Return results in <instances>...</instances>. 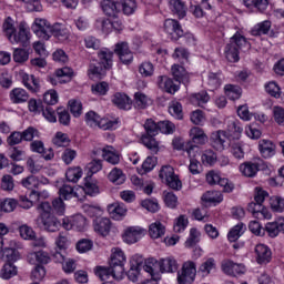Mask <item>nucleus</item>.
<instances>
[{
    "mask_svg": "<svg viewBox=\"0 0 284 284\" xmlns=\"http://www.w3.org/2000/svg\"><path fill=\"white\" fill-rule=\"evenodd\" d=\"M196 278V263L187 261L182 265L181 273L178 274L179 284H192Z\"/></svg>",
    "mask_w": 284,
    "mask_h": 284,
    "instance_id": "5",
    "label": "nucleus"
},
{
    "mask_svg": "<svg viewBox=\"0 0 284 284\" xmlns=\"http://www.w3.org/2000/svg\"><path fill=\"white\" fill-rule=\"evenodd\" d=\"M222 272L229 276H239L245 274V265L234 263V261L231 260H224L222 262Z\"/></svg>",
    "mask_w": 284,
    "mask_h": 284,
    "instance_id": "13",
    "label": "nucleus"
},
{
    "mask_svg": "<svg viewBox=\"0 0 284 284\" xmlns=\"http://www.w3.org/2000/svg\"><path fill=\"white\" fill-rule=\"evenodd\" d=\"M272 28V22L265 20L263 22L257 23L251 31L253 37H261L263 34H267Z\"/></svg>",
    "mask_w": 284,
    "mask_h": 284,
    "instance_id": "41",
    "label": "nucleus"
},
{
    "mask_svg": "<svg viewBox=\"0 0 284 284\" xmlns=\"http://www.w3.org/2000/svg\"><path fill=\"white\" fill-rule=\"evenodd\" d=\"M271 207L273 212H283L284 211V199L281 196L271 197Z\"/></svg>",
    "mask_w": 284,
    "mask_h": 284,
    "instance_id": "64",
    "label": "nucleus"
},
{
    "mask_svg": "<svg viewBox=\"0 0 284 284\" xmlns=\"http://www.w3.org/2000/svg\"><path fill=\"white\" fill-rule=\"evenodd\" d=\"M184 150H185V152H187V154L190 156L189 170H190L191 174H201V162H199V160L194 159V156H196V154H194V151L199 150V146L196 144L186 143Z\"/></svg>",
    "mask_w": 284,
    "mask_h": 284,
    "instance_id": "12",
    "label": "nucleus"
},
{
    "mask_svg": "<svg viewBox=\"0 0 284 284\" xmlns=\"http://www.w3.org/2000/svg\"><path fill=\"white\" fill-rule=\"evenodd\" d=\"M2 30H3L4 34L8 37V39H10V37H12L14 34V32L17 31V29L14 28V20H12V18L8 17L3 21Z\"/></svg>",
    "mask_w": 284,
    "mask_h": 284,
    "instance_id": "55",
    "label": "nucleus"
},
{
    "mask_svg": "<svg viewBox=\"0 0 284 284\" xmlns=\"http://www.w3.org/2000/svg\"><path fill=\"white\" fill-rule=\"evenodd\" d=\"M98 59H99L100 65H103V68H108L110 70V68H112V63L114 61L113 60L114 59V52H112L108 48H102L98 52Z\"/></svg>",
    "mask_w": 284,
    "mask_h": 284,
    "instance_id": "26",
    "label": "nucleus"
},
{
    "mask_svg": "<svg viewBox=\"0 0 284 284\" xmlns=\"http://www.w3.org/2000/svg\"><path fill=\"white\" fill-rule=\"evenodd\" d=\"M273 119L277 125H284V109L283 106L275 105L272 109Z\"/></svg>",
    "mask_w": 284,
    "mask_h": 284,
    "instance_id": "63",
    "label": "nucleus"
},
{
    "mask_svg": "<svg viewBox=\"0 0 284 284\" xmlns=\"http://www.w3.org/2000/svg\"><path fill=\"white\" fill-rule=\"evenodd\" d=\"M202 201L205 203H222L223 193L221 191H209L202 195Z\"/></svg>",
    "mask_w": 284,
    "mask_h": 284,
    "instance_id": "42",
    "label": "nucleus"
},
{
    "mask_svg": "<svg viewBox=\"0 0 284 284\" xmlns=\"http://www.w3.org/2000/svg\"><path fill=\"white\" fill-rule=\"evenodd\" d=\"M65 176L70 183H77L83 176V171L80 166L70 168L67 170Z\"/></svg>",
    "mask_w": 284,
    "mask_h": 284,
    "instance_id": "45",
    "label": "nucleus"
},
{
    "mask_svg": "<svg viewBox=\"0 0 284 284\" xmlns=\"http://www.w3.org/2000/svg\"><path fill=\"white\" fill-rule=\"evenodd\" d=\"M258 148L263 159H272L276 154V145L273 141L260 140Z\"/></svg>",
    "mask_w": 284,
    "mask_h": 284,
    "instance_id": "20",
    "label": "nucleus"
},
{
    "mask_svg": "<svg viewBox=\"0 0 284 284\" xmlns=\"http://www.w3.org/2000/svg\"><path fill=\"white\" fill-rule=\"evenodd\" d=\"M156 135H142L141 136V142L143 145L152 152V154H158L159 153V141L155 139Z\"/></svg>",
    "mask_w": 284,
    "mask_h": 284,
    "instance_id": "36",
    "label": "nucleus"
},
{
    "mask_svg": "<svg viewBox=\"0 0 284 284\" xmlns=\"http://www.w3.org/2000/svg\"><path fill=\"white\" fill-rule=\"evenodd\" d=\"M28 59H30V53H28L26 49H14L13 61H16V63H26Z\"/></svg>",
    "mask_w": 284,
    "mask_h": 284,
    "instance_id": "59",
    "label": "nucleus"
},
{
    "mask_svg": "<svg viewBox=\"0 0 284 284\" xmlns=\"http://www.w3.org/2000/svg\"><path fill=\"white\" fill-rule=\"evenodd\" d=\"M156 84L160 90H163L169 94H175L176 92H179V85L174 84V80H172L168 75L158 77Z\"/></svg>",
    "mask_w": 284,
    "mask_h": 284,
    "instance_id": "18",
    "label": "nucleus"
},
{
    "mask_svg": "<svg viewBox=\"0 0 284 284\" xmlns=\"http://www.w3.org/2000/svg\"><path fill=\"white\" fill-rule=\"evenodd\" d=\"M164 30L165 33L169 34L172 41H179V39H183L184 43L187 45H195L196 39L192 33H184L181 23L174 19H166L164 21Z\"/></svg>",
    "mask_w": 284,
    "mask_h": 284,
    "instance_id": "1",
    "label": "nucleus"
},
{
    "mask_svg": "<svg viewBox=\"0 0 284 284\" xmlns=\"http://www.w3.org/2000/svg\"><path fill=\"white\" fill-rule=\"evenodd\" d=\"M254 254L260 265H266L272 261V250L265 244H257L254 248Z\"/></svg>",
    "mask_w": 284,
    "mask_h": 284,
    "instance_id": "15",
    "label": "nucleus"
},
{
    "mask_svg": "<svg viewBox=\"0 0 284 284\" xmlns=\"http://www.w3.org/2000/svg\"><path fill=\"white\" fill-rule=\"evenodd\" d=\"M22 83L27 90H30V92H39V88H40L39 80L34 78V75L23 73Z\"/></svg>",
    "mask_w": 284,
    "mask_h": 284,
    "instance_id": "34",
    "label": "nucleus"
},
{
    "mask_svg": "<svg viewBox=\"0 0 284 284\" xmlns=\"http://www.w3.org/2000/svg\"><path fill=\"white\" fill-rule=\"evenodd\" d=\"M115 54H118L120 61L124 64L132 63L134 55L132 54V51H130V47L128 45V42H119L115 44L114 49Z\"/></svg>",
    "mask_w": 284,
    "mask_h": 284,
    "instance_id": "14",
    "label": "nucleus"
},
{
    "mask_svg": "<svg viewBox=\"0 0 284 284\" xmlns=\"http://www.w3.org/2000/svg\"><path fill=\"white\" fill-rule=\"evenodd\" d=\"M111 101L119 110H132V100L125 93L118 92L113 94Z\"/></svg>",
    "mask_w": 284,
    "mask_h": 284,
    "instance_id": "19",
    "label": "nucleus"
},
{
    "mask_svg": "<svg viewBox=\"0 0 284 284\" xmlns=\"http://www.w3.org/2000/svg\"><path fill=\"white\" fill-rule=\"evenodd\" d=\"M108 179L111 183H114V185H123L125 183V174L123 170L119 168H113L108 174Z\"/></svg>",
    "mask_w": 284,
    "mask_h": 284,
    "instance_id": "33",
    "label": "nucleus"
},
{
    "mask_svg": "<svg viewBox=\"0 0 284 284\" xmlns=\"http://www.w3.org/2000/svg\"><path fill=\"white\" fill-rule=\"evenodd\" d=\"M149 234L151 239H161L165 236V225L161 222H154L149 226Z\"/></svg>",
    "mask_w": 284,
    "mask_h": 284,
    "instance_id": "37",
    "label": "nucleus"
},
{
    "mask_svg": "<svg viewBox=\"0 0 284 284\" xmlns=\"http://www.w3.org/2000/svg\"><path fill=\"white\" fill-rule=\"evenodd\" d=\"M70 245V239H68V234L59 233L55 237V250H60L61 252L67 251Z\"/></svg>",
    "mask_w": 284,
    "mask_h": 284,
    "instance_id": "49",
    "label": "nucleus"
},
{
    "mask_svg": "<svg viewBox=\"0 0 284 284\" xmlns=\"http://www.w3.org/2000/svg\"><path fill=\"white\" fill-rule=\"evenodd\" d=\"M31 152L40 154L44 161H52L54 159V151L52 149H45V144L41 140H34L30 143Z\"/></svg>",
    "mask_w": 284,
    "mask_h": 284,
    "instance_id": "11",
    "label": "nucleus"
},
{
    "mask_svg": "<svg viewBox=\"0 0 284 284\" xmlns=\"http://www.w3.org/2000/svg\"><path fill=\"white\" fill-rule=\"evenodd\" d=\"M110 265L112 266L114 278L116 281L123 278V272H125V253L121 248H114Z\"/></svg>",
    "mask_w": 284,
    "mask_h": 284,
    "instance_id": "4",
    "label": "nucleus"
},
{
    "mask_svg": "<svg viewBox=\"0 0 284 284\" xmlns=\"http://www.w3.org/2000/svg\"><path fill=\"white\" fill-rule=\"evenodd\" d=\"M94 274H95V276L100 277V281H106V278H109L110 276H113V278H114V273L112 272L111 265L109 268L102 267V266L95 267Z\"/></svg>",
    "mask_w": 284,
    "mask_h": 284,
    "instance_id": "52",
    "label": "nucleus"
},
{
    "mask_svg": "<svg viewBox=\"0 0 284 284\" xmlns=\"http://www.w3.org/2000/svg\"><path fill=\"white\" fill-rule=\"evenodd\" d=\"M22 185L32 192L33 190H41L43 183H41L37 176L31 175L22 180Z\"/></svg>",
    "mask_w": 284,
    "mask_h": 284,
    "instance_id": "43",
    "label": "nucleus"
},
{
    "mask_svg": "<svg viewBox=\"0 0 284 284\" xmlns=\"http://www.w3.org/2000/svg\"><path fill=\"white\" fill-rule=\"evenodd\" d=\"M112 227V222L108 217H95L93 221V230L100 236H108Z\"/></svg>",
    "mask_w": 284,
    "mask_h": 284,
    "instance_id": "16",
    "label": "nucleus"
},
{
    "mask_svg": "<svg viewBox=\"0 0 284 284\" xmlns=\"http://www.w3.org/2000/svg\"><path fill=\"white\" fill-rule=\"evenodd\" d=\"M240 172L243 174V176L253 179V176H256V173L258 172V163L244 162L240 165Z\"/></svg>",
    "mask_w": 284,
    "mask_h": 284,
    "instance_id": "32",
    "label": "nucleus"
},
{
    "mask_svg": "<svg viewBox=\"0 0 284 284\" xmlns=\"http://www.w3.org/2000/svg\"><path fill=\"white\" fill-rule=\"evenodd\" d=\"M51 34L59 41H68L70 39V28L62 23H54L51 27Z\"/></svg>",
    "mask_w": 284,
    "mask_h": 284,
    "instance_id": "21",
    "label": "nucleus"
},
{
    "mask_svg": "<svg viewBox=\"0 0 284 284\" xmlns=\"http://www.w3.org/2000/svg\"><path fill=\"white\" fill-rule=\"evenodd\" d=\"M102 156L106 163L119 165L121 163V154L112 146H106L102 150Z\"/></svg>",
    "mask_w": 284,
    "mask_h": 284,
    "instance_id": "27",
    "label": "nucleus"
},
{
    "mask_svg": "<svg viewBox=\"0 0 284 284\" xmlns=\"http://www.w3.org/2000/svg\"><path fill=\"white\" fill-rule=\"evenodd\" d=\"M159 270L160 272H168L172 274L179 270V264L176 263V260L172 257L162 258L159 262Z\"/></svg>",
    "mask_w": 284,
    "mask_h": 284,
    "instance_id": "31",
    "label": "nucleus"
},
{
    "mask_svg": "<svg viewBox=\"0 0 284 284\" xmlns=\"http://www.w3.org/2000/svg\"><path fill=\"white\" fill-rule=\"evenodd\" d=\"M245 232V224L239 223L227 234V239L231 243H235V241H239L241 236H243Z\"/></svg>",
    "mask_w": 284,
    "mask_h": 284,
    "instance_id": "40",
    "label": "nucleus"
},
{
    "mask_svg": "<svg viewBox=\"0 0 284 284\" xmlns=\"http://www.w3.org/2000/svg\"><path fill=\"white\" fill-rule=\"evenodd\" d=\"M199 241H201V233L196 229H191L190 236L185 241V247H194Z\"/></svg>",
    "mask_w": 284,
    "mask_h": 284,
    "instance_id": "57",
    "label": "nucleus"
},
{
    "mask_svg": "<svg viewBox=\"0 0 284 284\" xmlns=\"http://www.w3.org/2000/svg\"><path fill=\"white\" fill-rule=\"evenodd\" d=\"M159 132H162V134H173L174 130H176V126L174 123L170 121H161L158 122Z\"/></svg>",
    "mask_w": 284,
    "mask_h": 284,
    "instance_id": "60",
    "label": "nucleus"
},
{
    "mask_svg": "<svg viewBox=\"0 0 284 284\" xmlns=\"http://www.w3.org/2000/svg\"><path fill=\"white\" fill-rule=\"evenodd\" d=\"M52 143L55 144L57 148H65V145H69L70 143V138L63 132H58L53 138Z\"/></svg>",
    "mask_w": 284,
    "mask_h": 284,
    "instance_id": "54",
    "label": "nucleus"
},
{
    "mask_svg": "<svg viewBox=\"0 0 284 284\" xmlns=\"http://www.w3.org/2000/svg\"><path fill=\"white\" fill-rule=\"evenodd\" d=\"M207 101H210V95L205 91L191 95V103H193V105L203 108Z\"/></svg>",
    "mask_w": 284,
    "mask_h": 284,
    "instance_id": "48",
    "label": "nucleus"
},
{
    "mask_svg": "<svg viewBox=\"0 0 284 284\" xmlns=\"http://www.w3.org/2000/svg\"><path fill=\"white\" fill-rule=\"evenodd\" d=\"M108 212L114 221H121L128 214V209L123 204L113 203L108 206Z\"/></svg>",
    "mask_w": 284,
    "mask_h": 284,
    "instance_id": "30",
    "label": "nucleus"
},
{
    "mask_svg": "<svg viewBox=\"0 0 284 284\" xmlns=\"http://www.w3.org/2000/svg\"><path fill=\"white\" fill-rule=\"evenodd\" d=\"M144 272L150 274L151 277H156L160 276L158 271H159V261L156 258L151 257L145 261V264L143 265Z\"/></svg>",
    "mask_w": 284,
    "mask_h": 284,
    "instance_id": "38",
    "label": "nucleus"
},
{
    "mask_svg": "<svg viewBox=\"0 0 284 284\" xmlns=\"http://www.w3.org/2000/svg\"><path fill=\"white\" fill-rule=\"evenodd\" d=\"M265 90L274 99H281V87H278V83L271 81L265 85Z\"/></svg>",
    "mask_w": 284,
    "mask_h": 284,
    "instance_id": "58",
    "label": "nucleus"
},
{
    "mask_svg": "<svg viewBox=\"0 0 284 284\" xmlns=\"http://www.w3.org/2000/svg\"><path fill=\"white\" fill-rule=\"evenodd\" d=\"M190 222L187 221V216L185 215H180L178 219H175L173 230L178 234H181V232H185V227H187V224Z\"/></svg>",
    "mask_w": 284,
    "mask_h": 284,
    "instance_id": "51",
    "label": "nucleus"
},
{
    "mask_svg": "<svg viewBox=\"0 0 284 284\" xmlns=\"http://www.w3.org/2000/svg\"><path fill=\"white\" fill-rule=\"evenodd\" d=\"M207 85L210 90H219V88H221V78L219 77V73H209Z\"/></svg>",
    "mask_w": 284,
    "mask_h": 284,
    "instance_id": "61",
    "label": "nucleus"
},
{
    "mask_svg": "<svg viewBox=\"0 0 284 284\" xmlns=\"http://www.w3.org/2000/svg\"><path fill=\"white\" fill-rule=\"evenodd\" d=\"M214 270H216V260L209 257L199 266L197 272L202 274V276H210Z\"/></svg>",
    "mask_w": 284,
    "mask_h": 284,
    "instance_id": "35",
    "label": "nucleus"
},
{
    "mask_svg": "<svg viewBox=\"0 0 284 284\" xmlns=\"http://www.w3.org/2000/svg\"><path fill=\"white\" fill-rule=\"evenodd\" d=\"M159 176L169 187H171V190L179 191L183 187V183L179 179V175H175L172 165L162 166Z\"/></svg>",
    "mask_w": 284,
    "mask_h": 284,
    "instance_id": "3",
    "label": "nucleus"
},
{
    "mask_svg": "<svg viewBox=\"0 0 284 284\" xmlns=\"http://www.w3.org/2000/svg\"><path fill=\"white\" fill-rule=\"evenodd\" d=\"M143 126L146 133L142 134V136H156L159 134V123L154 122V120L148 119Z\"/></svg>",
    "mask_w": 284,
    "mask_h": 284,
    "instance_id": "46",
    "label": "nucleus"
},
{
    "mask_svg": "<svg viewBox=\"0 0 284 284\" xmlns=\"http://www.w3.org/2000/svg\"><path fill=\"white\" fill-rule=\"evenodd\" d=\"M22 139L23 141L32 143L34 139H41V132H39L34 126H28L22 131Z\"/></svg>",
    "mask_w": 284,
    "mask_h": 284,
    "instance_id": "47",
    "label": "nucleus"
},
{
    "mask_svg": "<svg viewBox=\"0 0 284 284\" xmlns=\"http://www.w3.org/2000/svg\"><path fill=\"white\" fill-rule=\"evenodd\" d=\"M224 92L227 99L231 101H236L241 99V94H243L241 87L234 84H226L224 87Z\"/></svg>",
    "mask_w": 284,
    "mask_h": 284,
    "instance_id": "39",
    "label": "nucleus"
},
{
    "mask_svg": "<svg viewBox=\"0 0 284 284\" xmlns=\"http://www.w3.org/2000/svg\"><path fill=\"white\" fill-rule=\"evenodd\" d=\"M265 232L271 239H276L281 233L284 234V217L266 223Z\"/></svg>",
    "mask_w": 284,
    "mask_h": 284,
    "instance_id": "17",
    "label": "nucleus"
},
{
    "mask_svg": "<svg viewBox=\"0 0 284 284\" xmlns=\"http://www.w3.org/2000/svg\"><path fill=\"white\" fill-rule=\"evenodd\" d=\"M101 8L106 17H116V14L121 12V6H119V2H116V0H102Z\"/></svg>",
    "mask_w": 284,
    "mask_h": 284,
    "instance_id": "25",
    "label": "nucleus"
},
{
    "mask_svg": "<svg viewBox=\"0 0 284 284\" xmlns=\"http://www.w3.org/2000/svg\"><path fill=\"white\" fill-rule=\"evenodd\" d=\"M116 3L121 6L124 14H134L136 11V0H116Z\"/></svg>",
    "mask_w": 284,
    "mask_h": 284,
    "instance_id": "44",
    "label": "nucleus"
},
{
    "mask_svg": "<svg viewBox=\"0 0 284 284\" xmlns=\"http://www.w3.org/2000/svg\"><path fill=\"white\" fill-rule=\"evenodd\" d=\"M32 30L37 37L44 41L50 40L52 37V26H50L45 19L37 18L32 26Z\"/></svg>",
    "mask_w": 284,
    "mask_h": 284,
    "instance_id": "6",
    "label": "nucleus"
},
{
    "mask_svg": "<svg viewBox=\"0 0 284 284\" xmlns=\"http://www.w3.org/2000/svg\"><path fill=\"white\" fill-rule=\"evenodd\" d=\"M17 205H19V203L17 202V200L14 199H6L4 201H2L0 203V210L1 212H14V210L17 209Z\"/></svg>",
    "mask_w": 284,
    "mask_h": 284,
    "instance_id": "56",
    "label": "nucleus"
},
{
    "mask_svg": "<svg viewBox=\"0 0 284 284\" xmlns=\"http://www.w3.org/2000/svg\"><path fill=\"white\" fill-rule=\"evenodd\" d=\"M60 199L64 201H70V199H81L79 187H73L69 184H64L59 190Z\"/></svg>",
    "mask_w": 284,
    "mask_h": 284,
    "instance_id": "28",
    "label": "nucleus"
},
{
    "mask_svg": "<svg viewBox=\"0 0 284 284\" xmlns=\"http://www.w3.org/2000/svg\"><path fill=\"white\" fill-rule=\"evenodd\" d=\"M9 99L16 104L26 103L30 99V94H28L26 89L14 88L10 91Z\"/></svg>",
    "mask_w": 284,
    "mask_h": 284,
    "instance_id": "29",
    "label": "nucleus"
},
{
    "mask_svg": "<svg viewBox=\"0 0 284 284\" xmlns=\"http://www.w3.org/2000/svg\"><path fill=\"white\" fill-rule=\"evenodd\" d=\"M80 194L84 192V194H88L89 196H95V194H99V185L94 182L87 181L84 183V186L79 187Z\"/></svg>",
    "mask_w": 284,
    "mask_h": 284,
    "instance_id": "50",
    "label": "nucleus"
},
{
    "mask_svg": "<svg viewBox=\"0 0 284 284\" xmlns=\"http://www.w3.org/2000/svg\"><path fill=\"white\" fill-rule=\"evenodd\" d=\"M225 141H227V135L224 131H216L211 134V145L214 150L222 152L225 150Z\"/></svg>",
    "mask_w": 284,
    "mask_h": 284,
    "instance_id": "24",
    "label": "nucleus"
},
{
    "mask_svg": "<svg viewBox=\"0 0 284 284\" xmlns=\"http://www.w3.org/2000/svg\"><path fill=\"white\" fill-rule=\"evenodd\" d=\"M143 236H145V230L139 226H130L124 231L122 239L124 243L132 245V243L141 241Z\"/></svg>",
    "mask_w": 284,
    "mask_h": 284,
    "instance_id": "10",
    "label": "nucleus"
},
{
    "mask_svg": "<svg viewBox=\"0 0 284 284\" xmlns=\"http://www.w3.org/2000/svg\"><path fill=\"white\" fill-rule=\"evenodd\" d=\"M190 136L192 138V145H205L207 143V135L205 134V131L199 126H193L190 130Z\"/></svg>",
    "mask_w": 284,
    "mask_h": 284,
    "instance_id": "23",
    "label": "nucleus"
},
{
    "mask_svg": "<svg viewBox=\"0 0 284 284\" xmlns=\"http://www.w3.org/2000/svg\"><path fill=\"white\" fill-rule=\"evenodd\" d=\"M169 8L179 19H183L187 14V6L183 0H169Z\"/></svg>",
    "mask_w": 284,
    "mask_h": 284,
    "instance_id": "22",
    "label": "nucleus"
},
{
    "mask_svg": "<svg viewBox=\"0 0 284 284\" xmlns=\"http://www.w3.org/2000/svg\"><path fill=\"white\" fill-rule=\"evenodd\" d=\"M36 223L38 227L44 230L45 232H59V227H61V222L54 215L37 217Z\"/></svg>",
    "mask_w": 284,
    "mask_h": 284,
    "instance_id": "7",
    "label": "nucleus"
},
{
    "mask_svg": "<svg viewBox=\"0 0 284 284\" xmlns=\"http://www.w3.org/2000/svg\"><path fill=\"white\" fill-rule=\"evenodd\" d=\"M10 43H20L22 48L30 45V29L20 24L18 31H14L12 36H9Z\"/></svg>",
    "mask_w": 284,
    "mask_h": 284,
    "instance_id": "9",
    "label": "nucleus"
},
{
    "mask_svg": "<svg viewBox=\"0 0 284 284\" xmlns=\"http://www.w3.org/2000/svg\"><path fill=\"white\" fill-rule=\"evenodd\" d=\"M45 278V267L43 265H37L31 271V280L32 281H43Z\"/></svg>",
    "mask_w": 284,
    "mask_h": 284,
    "instance_id": "62",
    "label": "nucleus"
},
{
    "mask_svg": "<svg viewBox=\"0 0 284 284\" xmlns=\"http://www.w3.org/2000/svg\"><path fill=\"white\" fill-rule=\"evenodd\" d=\"M87 220L83 215H74L71 217L62 219V227L64 230H75L77 232H83L85 230Z\"/></svg>",
    "mask_w": 284,
    "mask_h": 284,
    "instance_id": "8",
    "label": "nucleus"
},
{
    "mask_svg": "<svg viewBox=\"0 0 284 284\" xmlns=\"http://www.w3.org/2000/svg\"><path fill=\"white\" fill-rule=\"evenodd\" d=\"M250 43L247 42V39L241 34L240 32H236L233 37L230 39V43L226 44L224 54L227 61L230 63H236L239 61V53L241 52L242 48H247Z\"/></svg>",
    "mask_w": 284,
    "mask_h": 284,
    "instance_id": "2",
    "label": "nucleus"
},
{
    "mask_svg": "<svg viewBox=\"0 0 284 284\" xmlns=\"http://www.w3.org/2000/svg\"><path fill=\"white\" fill-rule=\"evenodd\" d=\"M1 276L6 281L12 278V276H17V266H14V264H10V263L4 264L1 270Z\"/></svg>",
    "mask_w": 284,
    "mask_h": 284,
    "instance_id": "53",
    "label": "nucleus"
}]
</instances>
